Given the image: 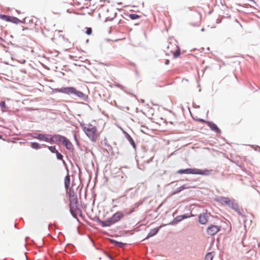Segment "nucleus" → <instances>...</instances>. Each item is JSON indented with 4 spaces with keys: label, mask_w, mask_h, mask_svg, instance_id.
I'll list each match as a JSON object with an SVG mask.
<instances>
[{
    "label": "nucleus",
    "mask_w": 260,
    "mask_h": 260,
    "mask_svg": "<svg viewBox=\"0 0 260 260\" xmlns=\"http://www.w3.org/2000/svg\"><path fill=\"white\" fill-rule=\"evenodd\" d=\"M67 194L69 197L70 202V211L74 217L77 218V214L81 213V211L78 207L76 193L74 191L73 188L71 187L68 190H67Z\"/></svg>",
    "instance_id": "f257e3e1"
},
{
    "label": "nucleus",
    "mask_w": 260,
    "mask_h": 260,
    "mask_svg": "<svg viewBox=\"0 0 260 260\" xmlns=\"http://www.w3.org/2000/svg\"><path fill=\"white\" fill-rule=\"evenodd\" d=\"M82 128L86 136L92 142H95L98 140L100 133L95 126L91 124H83L82 125Z\"/></svg>",
    "instance_id": "f03ea898"
},
{
    "label": "nucleus",
    "mask_w": 260,
    "mask_h": 260,
    "mask_svg": "<svg viewBox=\"0 0 260 260\" xmlns=\"http://www.w3.org/2000/svg\"><path fill=\"white\" fill-rule=\"evenodd\" d=\"M212 170H201L196 168H188L186 169H181L177 171V173L179 174H195L201 175L203 176L209 175Z\"/></svg>",
    "instance_id": "7ed1b4c3"
},
{
    "label": "nucleus",
    "mask_w": 260,
    "mask_h": 260,
    "mask_svg": "<svg viewBox=\"0 0 260 260\" xmlns=\"http://www.w3.org/2000/svg\"><path fill=\"white\" fill-rule=\"evenodd\" d=\"M124 215L121 212H116L110 218L105 220L100 221L101 224L102 226H110L112 224L119 221L123 217Z\"/></svg>",
    "instance_id": "20e7f679"
},
{
    "label": "nucleus",
    "mask_w": 260,
    "mask_h": 260,
    "mask_svg": "<svg viewBox=\"0 0 260 260\" xmlns=\"http://www.w3.org/2000/svg\"><path fill=\"white\" fill-rule=\"evenodd\" d=\"M218 201L222 205L228 206L230 208L234 210H237L238 208V206L235 202V201L229 198L221 197L219 198Z\"/></svg>",
    "instance_id": "39448f33"
},
{
    "label": "nucleus",
    "mask_w": 260,
    "mask_h": 260,
    "mask_svg": "<svg viewBox=\"0 0 260 260\" xmlns=\"http://www.w3.org/2000/svg\"><path fill=\"white\" fill-rule=\"evenodd\" d=\"M60 91L66 94L74 93L79 96L82 94V92L78 91L74 87H64L60 89Z\"/></svg>",
    "instance_id": "423d86ee"
},
{
    "label": "nucleus",
    "mask_w": 260,
    "mask_h": 260,
    "mask_svg": "<svg viewBox=\"0 0 260 260\" xmlns=\"http://www.w3.org/2000/svg\"><path fill=\"white\" fill-rule=\"evenodd\" d=\"M168 49L170 50V51L174 54L175 56H178L179 55V49L178 46L175 43L173 44L170 43L168 46Z\"/></svg>",
    "instance_id": "0eeeda50"
},
{
    "label": "nucleus",
    "mask_w": 260,
    "mask_h": 260,
    "mask_svg": "<svg viewBox=\"0 0 260 260\" xmlns=\"http://www.w3.org/2000/svg\"><path fill=\"white\" fill-rule=\"evenodd\" d=\"M220 230V227L215 225H211L207 230V233L213 236L217 233Z\"/></svg>",
    "instance_id": "6e6552de"
},
{
    "label": "nucleus",
    "mask_w": 260,
    "mask_h": 260,
    "mask_svg": "<svg viewBox=\"0 0 260 260\" xmlns=\"http://www.w3.org/2000/svg\"><path fill=\"white\" fill-rule=\"evenodd\" d=\"M50 136L49 135H44L42 134H35L33 136L34 138L37 139L41 141H44L45 142H50Z\"/></svg>",
    "instance_id": "1a4fd4ad"
},
{
    "label": "nucleus",
    "mask_w": 260,
    "mask_h": 260,
    "mask_svg": "<svg viewBox=\"0 0 260 260\" xmlns=\"http://www.w3.org/2000/svg\"><path fill=\"white\" fill-rule=\"evenodd\" d=\"M64 139V137L60 136V135H54L53 136L50 135V142H62V139Z\"/></svg>",
    "instance_id": "9d476101"
},
{
    "label": "nucleus",
    "mask_w": 260,
    "mask_h": 260,
    "mask_svg": "<svg viewBox=\"0 0 260 260\" xmlns=\"http://www.w3.org/2000/svg\"><path fill=\"white\" fill-rule=\"evenodd\" d=\"M0 18L7 22H15L16 18L5 15H0Z\"/></svg>",
    "instance_id": "9b49d317"
},
{
    "label": "nucleus",
    "mask_w": 260,
    "mask_h": 260,
    "mask_svg": "<svg viewBox=\"0 0 260 260\" xmlns=\"http://www.w3.org/2000/svg\"><path fill=\"white\" fill-rule=\"evenodd\" d=\"M208 125L212 131L217 133H220L221 131L214 123L209 122H208Z\"/></svg>",
    "instance_id": "f8f14e48"
},
{
    "label": "nucleus",
    "mask_w": 260,
    "mask_h": 260,
    "mask_svg": "<svg viewBox=\"0 0 260 260\" xmlns=\"http://www.w3.org/2000/svg\"><path fill=\"white\" fill-rule=\"evenodd\" d=\"M62 142L68 149H71L72 147V143L66 137H64V139H62Z\"/></svg>",
    "instance_id": "ddd939ff"
},
{
    "label": "nucleus",
    "mask_w": 260,
    "mask_h": 260,
    "mask_svg": "<svg viewBox=\"0 0 260 260\" xmlns=\"http://www.w3.org/2000/svg\"><path fill=\"white\" fill-rule=\"evenodd\" d=\"M159 230V228H155V229L151 230L148 233L146 239H148L150 237H151L155 235L158 233Z\"/></svg>",
    "instance_id": "4468645a"
},
{
    "label": "nucleus",
    "mask_w": 260,
    "mask_h": 260,
    "mask_svg": "<svg viewBox=\"0 0 260 260\" xmlns=\"http://www.w3.org/2000/svg\"><path fill=\"white\" fill-rule=\"evenodd\" d=\"M70 185V177L68 174L64 178V186L66 190H68Z\"/></svg>",
    "instance_id": "2eb2a0df"
},
{
    "label": "nucleus",
    "mask_w": 260,
    "mask_h": 260,
    "mask_svg": "<svg viewBox=\"0 0 260 260\" xmlns=\"http://www.w3.org/2000/svg\"><path fill=\"white\" fill-rule=\"evenodd\" d=\"M199 221L201 224H205L207 222V219L205 215H200L199 218Z\"/></svg>",
    "instance_id": "dca6fc26"
},
{
    "label": "nucleus",
    "mask_w": 260,
    "mask_h": 260,
    "mask_svg": "<svg viewBox=\"0 0 260 260\" xmlns=\"http://www.w3.org/2000/svg\"><path fill=\"white\" fill-rule=\"evenodd\" d=\"M30 146L33 149H39L41 148L40 145L37 142L31 143Z\"/></svg>",
    "instance_id": "f3484780"
},
{
    "label": "nucleus",
    "mask_w": 260,
    "mask_h": 260,
    "mask_svg": "<svg viewBox=\"0 0 260 260\" xmlns=\"http://www.w3.org/2000/svg\"><path fill=\"white\" fill-rule=\"evenodd\" d=\"M213 258V254L212 252H208L206 254L205 260H212Z\"/></svg>",
    "instance_id": "a211bd4d"
},
{
    "label": "nucleus",
    "mask_w": 260,
    "mask_h": 260,
    "mask_svg": "<svg viewBox=\"0 0 260 260\" xmlns=\"http://www.w3.org/2000/svg\"><path fill=\"white\" fill-rule=\"evenodd\" d=\"M188 188V187L186 186L185 185H182L177 188L176 190L175 191V193H178L181 191L183 190L184 189Z\"/></svg>",
    "instance_id": "6ab92c4d"
},
{
    "label": "nucleus",
    "mask_w": 260,
    "mask_h": 260,
    "mask_svg": "<svg viewBox=\"0 0 260 260\" xmlns=\"http://www.w3.org/2000/svg\"><path fill=\"white\" fill-rule=\"evenodd\" d=\"M128 140L129 142H130L131 144L133 146V147L134 148H136V146L135 145V143L134 141L133 140V139H132V138L131 137L129 136H128Z\"/></svg>",
    "instance_id": "aec40b11"
},
{
    "label": "nucleus",
    "mask_w": 260,
    "mask_h": 260,
    "mask_svg": "<svg viewBox=\"0 0 260 260\" xmlns=\"http://www.w3.org/2000/svg\"><path fill=\"white\" fill-rule=\"evenodd\" d=\"M131 19L133 20L137 19L140 17V16L136 14H132L129 15Z\"/></svg>",
    "instance_id": "412c9836"
},
{
    "label": "nucleus",
    "mask_w": 260,
    "mask_h": 260,
    "mask_svg": "<svg viewBox=\"0 0 260 260\" xmlns=\"http://www.w3.org/2000/svg\"><path fill=\"white\" fill-rule=\"evenodd\" d=\"M48 148L49 150L53 153H56L58 151L56 150L55 146H49Z\"/></svg>",
    "instance_id": "4be33fe9"
},
{
    "label": "nucleus",
    "mask_w": 260,
    "mask_h": 260,
    "mask_svg": "<svg viewBox=\"0 0 260 260\" xmlns=\"http://www.w3.org/2000/svg\"><path fill=\"white\" fill-rule=\"evenodd\" d=\"M56 157H57V158L58 159H59V160H62V158H63V156L60 153H59L58 151L56 153Z\"/></svg>",
    "instance_id": "5701e85b"
},
{
    "label": "nucleus",
    "mask_w": 260,
    "mask_h": 260,
    "mask_svg": "<svg viewBox=\"0 0 260 260\" xmlns=\"http://www.w3.org/2000/svg\"><path fill=\"white\" fill-rule=\"evenodd\" d=\"M92 31V30L91 28V27H88L86 29V33L87 35H90L91 34Z\"/></svg>",
    "instance_id": "b1692460"
},
{
    "label": "nucleus",
    "mask_w": 260,
    "mask_h": 260,
    "mask_svg": "<svg viewBox=\"0 0 260 260\" xmlns=\"http://www.w3.org/2000/svg\"><path fill=\"white\" fill-rule=\"evenodd\" d=\"M198 121H200L202 123H207V124H208V122H209L208 121H206V120H205L203 119H198Z\"/></svg>",
    "instance_id": "393cba45"
},
{
    "label": "nucleus",
    "mask_w": 260,
    "mask_h": 260,
    "mask_svg": "<svg viewBox=\"0 0 260 260\" xmlns=\"http://www.w3.org/2000/svg\"><path fill=\"white\" fill-rule=\"evenodd\" d=\"M0 106L2 108H5L6 107V104L4 102H1L0 103Z\"/></svg>",
    "instance_id": "a878e982"
},
{
    "label": "nucleus",
    "mask_w": 260,
    "mask_h": 260,
    "mask_svg": "<svg viewBox=\"0 0 260 260\" xmlns=\"http://www.w3.org/2000/svg\"><path fill=\"white\" fill-rule=\"evenodd\" d=\"M116 245L118 246L122 247L123 246L124 244L121 242H117Z\"/></svg>",
    "instance_id": "bb28decb"
},
{
    "label": "nucleus",
    "mask_w": 260,
    "mask_h": 260,
    "mask_svg": "<svg viewBox=\"0 0 260 260\" xmlns=\"http://www.w3.org/2000/svg\"><path fill=\"white\" fill-rule=\"evenodd\" d=\"M169 63V60L168 59H167L165 62L166 64H168Z\"/></svg>",
    "instance_id": "cd10ccee"
},
{
    "label": "nucleus",
    "mask_w": 260,
    "mask_h": 260,
    "mask_svg": "<svg viewBox=\"0 0 260 260\" xmlns=\"http://www.w3.org/2000/svg\"><path fill=\"white\" fill-rule=\"evenodd\" d=\"M106 255H107V256L108 257H109L111 259H113V258H112L111 256L109 255L107 253H106Z\"/></svg>",
    "instance_id": "c85d7f7f"
},
{
    "label": "nucleus",
    "mask_w": 260,
    "mask_h": 260,
    "mask_svg": "<svg viewBox=\"0 0 260 260\" xmlns=\"http://www.w3.org/2000/svg\"><path fill=\"white\" fill-rule=\"evenodd\" d=\"M2 136L0 135V139H2Z\"/></svg>",
    "instance_id": "c756f323"
}]
</instances>
